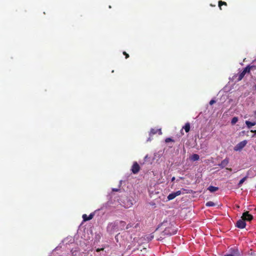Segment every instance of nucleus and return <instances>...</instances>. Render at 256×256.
Here are the masks:
<instances>
[{
  "label": "nucleus",
  "mask_w": 256,
  "mask_h": 256,
  "mask_svg": "<svg viewBox=\"0 0 256 256\" xmlns=\"http://www.w3.org/2000/svg\"><path fill=\"white\" fill-rule=\"evenodd\" d=\"M254 68V66H246L243 70L239 74L238 77V81L241 80L244 77L245 74L246 73H249L250 72V70Z\"/></svg>",
  "instance_id": "nucleus-1"
},
{
  "label": "nucleus",
  "mask_w": 256,
  "mask_h": 256,
  "mask_svg": "<svg viewBox=\"0 0 256 256\" xmlns=\"http://www.w3.org/2000/svg\"><path fill=\"white\" fill-rule=\"evenodd\" d=\"M175 180V177H172V181L173 182Z\"/></svg>",
  "instance_id": "nucleus-28"
},
{
  "label": "nucleus",
  "mask_w": 256,
  "mask_h": 256,
  "mask_svg": "<svg viewBox=\"0 0 256 256\" xmlns=\"http://www.w3.org/2000/svg\"><path fill=\"white\" fill-rule=\"evenodd\" d=\"M166 230H164L165 233H166Z\"/></svg>",
  "instance_id": "nucleus-33"
},
{
  "label": "nucleus",
  "mask_w": 256,
  "mask_h": 256,
  "mask_svg": "<svg viewBox=\"0 0 256 256\" xmlns=\"http://www.w3.org/2000/svg\"><path fill=\"white\" fill-rule=\"evenodd\" d=\"M208 190L211 192H214L217 191L218 190V188L210 186L208 187Z\"/></svg>",
  "instance_id": "nucleus-13"
},
{
  "label": "nucleus",
  "mask_w": 256,
  "mask_h": 256,
  "mask_svg": "<svg viewBox=\"0 0 256 256\" xmlns=\"http://www.w3.org/2000/svg\"><path fill=\"white\" fill-rule=\"evenodd\" d=\"M206 206H215V204L212 202H211V201H209V202H208L206 204Z\"/></svg>",
  "instance_id": "nucleus-17"
},
{
  "label": "nucleus",
  "mask_w": 256,
  "mask_h": 256,
  "mask_svg": "<svg viewBox=\"0 0 256 256\" xmlns=\"http://www.w3.org/2000/svg\"><path fill=\"white\" fill-rule=\"evenodd\" d=\"M140 228V224L138 223L134 225V228Z\"/></svg>",
  "instance_id": "nucleus-24"
},
{
  "label": "nucleus",
  "mask_w": 256,
  "mask_h": 256,
  "mask_svg": "<svg viewBox=\"0 0 256 256\" xmlns=\"http://www.w3.org/2000/svg\"><path fill=\"white\" fill-rule=\"evenodd\" d=\"M104 250V248H97V249L96 250V252H100V251H101V250Z\"/></svg>",
  "instance_id": "nucleus-25"
},
{
  "label": "nucleus",
  "mask_w": 256,
  "mask_h": 256,
  "mask_svg": "<svg viewBox=\"0 0 256 256\" xmlns=\"http://www.w3.org/2000/svg\"><path fill=\"white\" fill-rule=\"evenodd\" d=\"M123 54L126 56V58H129V54H127L126 52H124Z\"/></svg>",
  "instance_id": "nucleus-22"
},
{
  "label": "nucleus",
  "mask_w": 256,
  "mask_h": 256,
  "mask_svg": "<svg viewBox=\"0 0 256 256\" xmlns=\"http://www.w3.org/2000/svg\"><path fill=\"white\" fill-rule=\"evenodd\" d=\"M231 254H234L236 256H240V254L238 252V248L232 249Z\"/></svg>",
  "instance_id": "nucleus-15"
},
{
  "label": "nucleus",
  "mask_w": 256,
  "mask_h": 256,
  "mask_svg": "<svg viewBox=\"0 0 256 256\" xmlns=\"http://www.w3.org/2000/svg\"><path fill=\"white\" fill-rule=\"evenodd\" d=\"M94 216V214H90L88 216L86 214H84L82 217L84 221L86 222L92 220Z\"/></svg>",
  "instance_id": "nucleus-9"
},
{
  "label": "nucleus",
  "mask_w": 256,
  "mask_h": 256,
  "mask_svg": "<svg viewBox=\"0 0 256 256\" xmlns=\"http://www.w3.org/2000/svg\"><path fill=\"white\" fill-rule=\"evenodd\" d=\"M182 194L180 190H178L176 192H172L168 194L167 198L168 200L174 199L176 196H178Z\"/></svg>",
  "instance_id": "nucleus-4"
},
{
  "label": "nucleus",
  "mask_w": 256,
  "mask_h": 256,
  "mask_svg": "<svg viewBox=\"0 0 256 256\" xmlns=\"http://www.w3.org/2000/svg\"><path fill=\"white\" fill-rule=\"evenodd\" d=\"M246 226V223L243 218L239 220L236 223V226L240 228H244Z\"/></svg>",
  "instance_id": "nucleus-6"
},
{
  "label": "nucleus",
  "mask_w": 256,
  "mask_h": 256,
  "mask_svg": "<svg viewBox=\"0 0 256 256\" xmlns=\"http://www.w3.org/2000/svg\"><path fill=\"white\" fill-rule=\"evenodd\" d=\"M238 121V118L237 117H234L231 121L232 124H234Z\"/></svg>",
  "instance_id": "nucleus-19"
},
{
  "label": "nucleus",
  "mask_w": 256,
  "mask_h": 256,
  "mask_svg": "<svg viewBox=\"0 0 256 256\" xmlns=\"http://www.w3.org/2000/svg\"><path fill=\"white\" fill-rule=\"evenodd\" d=\"M118 189H115V188H113V189H112V191L117 192V191H118Z\"/></svg>",
  "instance_id": "nucleus-27"
},
{
  "label": "nucleus",
  "mask_w": 256,
  "mask_h": 256,
  "mask_svg": "<svg viewBox=\"0 0 256 256\" xmlns=\"http://www.w3.org/2000/svg\"><path fill=\"white\" fill-rule=\"evenodd\" d=\"M176 234V232H173L172 233H170V234Z\"/></svg>",
  "instance_id": "nucleus-30"
},
{
  "label": "nucleus",
  "mask_w": 256,
  "mask_h": 256,
  "mask_svg": "<svg viewBox=\"0 0 256 256\" xmlns=\"http://www.w3.org/2000/svg\"><path fill=\"white\" fill-rule=\"evenodd\" d=\"M224 256H236V255L232 254H226L224 255Z\"/></svg>",
  "instance_id": "nucleus-26"
},
{
  "label": "nucleus",
  "mask_w": 256,
  "mask_h": 256,
  "mask_svg": "<svg viewBox=\"0 0 256 256\" xmlns=\"http://www.w3.org/2000/svg\"><path fill=\"white\" fill-rule=\"evenodd\" d=\"M254 87H255V88L256 89V84L255 85Z\"/></svg>",
  "instance_id": "nucleus-34"
},
{
  "label": "nucleus",
  "mask_w": 256,
  "mask_h": 256,
  "mask_svg": "<svg viewBox=\"0 0 256 256\" xmlns=\"http://www.w3.org/2000/svg\"><path fill=\"white\" fill-rule=\"evenodd\" d=\"M132 172L133 174H137L140 170V166L137 162H134L132 167Z\"/></svg>",
  "instance_id": "nucleus-5"
},
{
  "label": "nucleus",
  "mask_w": 256,
  "mask_h": 256,
  "mask_svg": "<svg viewBox=\"0 0 256 256\" xmlns=\"http://www.w3.org/2000/svg\"><path fill=\"white\" fill-rule=\"evenodd\" d=\"M132 226H133V224H128L126 225V229L128 230L130 228L132 227Z\"/></svg>",
  "instance_id": "nucleus-21"
},
{
  "label": "nucleus",
  "mask_w": 256,
  "mask_h": 256,
  "mask_svg": "<svg viewBox=\"0 0 256 256\" xmlns=\"http://www.w3.org/2000/svg\"><path fill=\"white\" fill-rule=\"evenodd\" d=\"M115 226H115V224H112V227H113V226H114V227Z\"/></svg>",
  "instance_id": "nucleus-32"
},
{
  "label": "nucleus",
  "mask_w": 256,
  "mask_h": 256,
  "mask_svg": "<svg viewBox=\"0 0 256 256\" xmlns=\"http://www.w3.org/2000/svg\"><path fill=\"white\" fill-rule=\"evenodd\" d=\"M254 114L255 115H256V110H255V111L254 112Z\"/></svg>",
  "instance_id": "nucleus-31"
},
{
  "label": "nucleus",
  "mask_w": 256,
  "mask_h": 256,
  "mask_svg": "<svg viewBox=\"0 0 256 256\" xmlns=\"http://www.w3.org/2000/svg\"><path fill=\"white\" fill-rule=\"evenodd\" d=\"M158 132H159L160 134H162L161 129H154V128H152L150 131V135H154L156 134Z\"/></svg>",
  "instance_id": "nucleus-11"
},
{
  "label": "nucleus",
  "mask_w": 256,
  "mask_h": 256,
  "mask_svg": "<svg viewBox=\"0 0 256 256\" xmlns=\"http://www.w3.org/2000/svg\"><path fill=\"white\" fill-rule=\"evenodd\" d=\"M246 124L248 128H250L252 126H254L256 124V122L246 120Z\"/></svg>",
  "instance_id": "nucleus-16"
},
{
  "label": "nucleus",
  "mask_w": 256,
  "mask_h": 256,
  "mask_svg": "<svg viewBox=\"0 0 256 256\" xmlns=\"http://www.w3.org/2000/svg\"><path fill=\"white\" fill-rule=\"evenodd\" d=\"M174 142V140H172L170 138H166V140H165V142H166L168 143V142Z\"/></svg>",
  "instance_id": "nucleus-20"
},
{
  "label": "nucleus",
  "mask_w": 256,
  "mask_h": 256,
  "mask_svg": "<svg viewBox=\"0 0 256 256\" xmlns=\"http://www.w3.org/2000/svg\"><path fill=\"white\" fill-rule=\"evenodd\" d=\"M241 218H243L245 221L250 222L253 219L254 217L252 214H249L248 212L246 211L242 214Z\"/></svg>",
  "instance_id": "nucleus-3"
},
{
  "label": "nucleus",
  "mask_w": 256,
  "mask_h": 256,
  "mask_svg": "<svg viewBox=\"0 0 256 256\" xmlns=\"http://www.w3.org/2000/svg\"><path fill=\"white\" fill-rule=\"evenodd\" d=\"M228 162L229 158H226L225 159L222 160L220 164H218V166H220V168H223L228 164Z\"/></svg>",
  "instance_id": "nucleus-7"
},
{
  "label": "nucleus",
  "mask_w": 256,
  "mask_h": 256,
  "mask_svg": "<svg viewBox=\"0 0 256 256\" xmlns=\"http://www.w3.org/2000/svg\"><path fill=\"white\" fill-rule=\"evenodd\" d=\"M200 159V156L198 154H193L190 156V160L192 161H196Z\"/></svg>",
  "instance_id": "nucleus-12"
},
{
  "label": "nucleus",
  "mask_w": 256,
  "mask_h": 256,
  "mask_svg": "<svg viewBox=\"0 0 256 256\" xmlns=\"http://www.w3.org/2000/svg\"><path fill=\"white\" fill-rule=\"evenodd\" d=\"M248 176H246L244 178H243L242 180H240L238 184V187L240 188L242 186V184L246 180Z\"/></svg>",
  "instance_id": "nucleus-14"
},
{
  "label": "nucleus",
  "mask_w": 256,
  "mask_h": 256,
  "mask_svg": "<svg viewBox=\"0 0 256 256\" xmlns=\"http://www.w3.org/2000/svg\"><path fill=\"white\" fill-rule=\"evenodd\" d=\"M246 144L247 141L246 140L240 142L234 147V150L240 151L246 146Z\"/></svg>",
  "instance_id": "nucleus-2"
},
{
  "label": "nucleus",
  "mask_w": 256,
  "mask_h": 256,
  "mask_svg": "<svg viewBox=\"0 0 256 256\" xmlns=\"http://www.w3.org/2000/svg\"><path fill=\"white\" fill-rule=\"evenodd\" d=\"M215 102H216V100H212L210 102V105H212Z\"/></svg>",
  "instance_id": "nucleus-23"
},
{
  "label": "nucleus",
  "mask_w": 256,
  "mask_h": 256,
  "mask_svg": "<svg viewBox=\"0 0 256 256\" xmlns=\"http://www.w3.org/2000/svg\"><path fill=\"white\" fill-rule=\"evenodd\" d=\"M119 228H118L116 231H118L119 230H124L125 229V227H126V223L124 221H120L118 224H116Z\"/></svg>",
  "instance_id": "nucleus-8"
},
{
  "label": "nucleus",
  "mask_w": 256,
  "mask_h": 256,
  "mask_svg": "<svg viewBox=\"0 0 256 256\" xmlns=\"http://www.w3.org/2000/svg\"><path fill=\"white\" fill-rule=\"evenodd\" d=\"M255 132H256V130H255Z\"/></svg>",
  "instance_id": "nucleus-35"
},
{
  "label": "nucleus",
  "mask_w": 256,
  "mask_h": 256,
  "mask_svg": "<svg viewBox=\"0 0 256 256\" xmlns=\"http://www.w3.org/2000/svg\"><path fill=\"white\" fill-rule=\"evenodd\" d=\"M222 5L226 6V5H227L226 2H222V0L219 1V2H218V6H219V8H220V10H222L221 7H222Z\"/></svg>",
  "instance_id": "nucleus-18"
},
{
  "label": "nucleus",
  "mask_w": 256,
  "mask_h": 256,
  "mask_svg": "<svg viewBox=\"0 0 256 256\" xmlns=\"http://www.w3.org/2000/svg\"><path fill=\"white\" fill-rule=\"evenodd\" d=\"M226 170H230V171H232V169L231 168H226Z\"/></svg>",
  "instance_id": "nucleus-29"
},
{
  "label": "nucleus",
  "mask_w": 256,
  "mask_h": 256,
  "mask_svg": "<svg viewBox=\"0 0 256 256\" xmlns=\"http://www.w3.org/2000/svg\"><path fill=\"white\" fill-rule=\"evenodd\" d=\"M190 124L189 122H187L185 124V125L182 127V128L181 130V133L183 135L184 133L182 132V130L184 129L186 132H188L190 130Z\"/></svg>",
  "instance_id": "nucleus-10"
}]
</instances>
